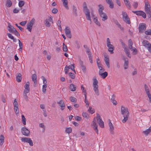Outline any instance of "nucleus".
<instances>
[{
	"mask_svg": "<svg viewBox=\"0 0 151 151\" xmlns=\"http://www.w3.org/2000/svg\"><path fill=\"white\" fill-rule=\"evenodd\" d=\"M83 11L85 14L86 19L87 20H89L91 22V17L90 15V12L88 9L87 5L86 2H84L83 4Z\"/></svg>",
	"mask_w": 151,
	"mask_h": 151,
	"instance_id": "f03ea898",
	"label": "nucleus"
},
{
	"mask_svg": "<svg viewBox=\"0 0 151 151\" xmlns=\"http://www.w3.org/2000/svg\"><path fill=\"white\" fill-rule=\"evenodd\" d=\"M145 11L147 15V17L150 18L151 17L150 6L147 1L145 0Z\"/></svg>",
	"mask_w": 151,
	"mask_h": 151,
	"instance_id": "20e7f679",
	"label": "nucleus"
},
{
	"mask_svg": "<svg viewBox=\"0 0 151 151\" xmlns=\"http://www.w3.org/2000/svg\"><path fill=\"white\" fill-rule=\"evenodd\" d=\"M69 68V69H70L72 70H73L74 72L76 73V71L74 69V64H71V65H69L68 66Z\"/></svg>",
	"mask_w": 151,
	"mask_h": 151,
	"instance_id": "de8ad7c7",
	"label": "nucleus"
},
{
	"mask_svg": "<svg viewBox=\"0 0 151 151\" xmlns=\"http://www.w3.org/2000/svg\"><path fill=\"white\" fill-rule=\"evenodd\" d=\"M65 30L66 35L71 33L70 31V29H68V27H65Z\"/></svg>",
	"mask_w": 151,
	"mask_h": 151,
	"instance_id": "37998d69",
	"label": "nucleus"
},
{
	"mask_svg": "<svg viewBox=\"0 0 151 151\" xmlns=\"http://www.w3.org/2000/svg\"><path fill=\"white\" fill-rule=\"evenodd\" d=\"M8 25L7 27V29L9 31V32L12 33L13 31L16 29L14 27L10 24V23H8Z\"/></svg>",
	"mask_w": 151,
	"mask_h": 151,
	"instance_id": "f3484780",
	"label": "nucleus"
},
{
	"mask_svg": "<svg viewBox=\"0 0 151 151\" xmlns=\"http://www.w3.org/2000/svg\"><path fill=\"white\" fill-rule=\"evenodd\" d=\"M126 6L129 9L131 8V4L128 0H123Z\"/></svg>",
	"mask_w": 151,
	"mask_h": 151,
	"instance_id": "7c9ffc66",
	"label": "nucleus"
},
{
	"mask_svg": "<svg viewBox=\"0 0 151 151\" xmlns=\"http://www.w3.org/2000/svg\"><path fill=\"white\" fill-rule=\"evenodd\" d=\"M49 21L52 22V18L51 17H50L49 19V21L47 19H46L45 20V26L47 27H49L51 25V24L49 23Z\"/></svg>",
	"mask_w": 151,
	"mask_h": 151,
	"instance_id": "6ab92c4d",
	"label": "nucleus"
},
{
	"mask_svg": "<svg viewBox=\"0 0 151 151\" xmlns=\"http://www.w3.org/2000/svg\"><path fill=\"white\" fill-rule=\"evenodd\" d=\"M47 87V85H43L42 86V91L44 93H45L46 91V88Z\"/></svg>",
	"mask_w": 151,
	"mask_h": 151,
	"instance_id": "ea45409f",
	"label": "nucleus"
},
{
	"mask_svg": "<svg viewBox=\"0 0 151 151\" xmlns=\"http://www.w3.org/2000/svg\"><path fill=\"white\" fill-rule=\"evenodd\" d=\"M92 107L90 106L88 110L89 112L91 113V114H92L94 112V111L93 110H92Z\"/></svg>",
	"mask_w": 151,
	"mask_h": 151,
	"instance_id": "69168bd1",
	"label": "nucleus"
},
{
	"mask_svg": "<svg viewBox=\"0 0 151 151\" xmlns=\"http://www.w3.org/2000/svg\"><path fill=\"white\" fill-rule=\"evenodd\" d=\"M86 52L88 55L89 58H92V55L91 53L90 50V49L89 48H88V50H86Z\"/></svg>",
	"mask_w": 151,
	"mask_h": 151,
	"instance_id": "4c0bfd02",
	"label": "nucleus"
},
{
	"mask_svg": "<svg viewBox=\"0 0 151 151\" xmlns=\"http://www.w3.org/2000/svg\"><path fill=\"white\" fill-rule=\"evenodd\" d=\"M79 61L80 65L83 72L85 73L86 71V68L83 64V62L80 59H79Z\"/></svg>",
	"mask_w": 151,
	"mask_h": 151,
	"instance_id": "ddd939ff",
	"label": "nucleus"
},
{
	"mask_svg": "<svg viewBox=\"0 0 151 151\" xmlns=\"http://www.w3.org/2000/svg\"><path fill=\"white\" fill-rule=\"evenodd\" d=\"M132 12L137 15L142 16L144 18H146V14L142 11H132Z\"/></svg>",
	"mask_w": 151,
	"mask_h": 151,
	"instance_id": "1a4fd4ad",
	"label": "nucleus"
},
{
	"mask_svg": "<svg viewBox=\"0 0 151 151\" xmlns=\"http://www.w3.org/2000/svg\"><path fill=\"white\" fill-rule=\"evenodd\" d=\"M99 9H98V12L99 14L104 12L103 10H104V6L101 4H99L98 5Z\"/></svg>",
	"mask_w": 151,
	"mask_h": 151,
	"instance_id": "a878e982",
	"label": "nucleus"
},
{
	"mask_svg": "<svg viewBox=\"0 0 151 151\" xmlns=\"http://www.w3.org/2000/svg\"><path fill=\"white\" fill-rule=\"evenodd\" d=\"M130 50L133 51V53L134 55H136L137 53V50L134 47L132 50Z\"/></svg>",
	"mask_w": 151,
	"mask_h": 151,
	"instance_id": "4d7b16f0",
	"label": "nucleus"
},
{
	"mask_svg": "<svg viewBox=\"0 0 151 151\" xmlns=\"http://www.w3.org/2000/svg\"><path fill=\"white\" fill-rule=\"evenodd\" d=\"M145 33L146 35H151V29H149L145 31Z\"/></svg>",
	"mask_w": 151,
	"mask_h": 151,
	"instance_id": "864d4df0",
	"label": "nucleus"
},
{
	"mask_svg": "<svg viewBox=\"0 0 151 151\" xmlns=\"http://www.w3.org/2000/svg\"><path fill=\"white\" fill-rule=\"evenodd\" d=\"M22 121L23 124L24 125H25L26 124V119L24 116L23 115H22Z\"/></svg>",
	"mask_w": 151,
	"mask_h": 151,
	"instance_id": "58836bf2",
	"label": "nucleus"
},
{
	"mask_svg": "<svg viewBox=\"0 0 151 151\" xmlns=\"http://www.w3.org/2000/svg\"><path fill=\"white\" fill-rule=\"evenodd\" d=\"M41 78L43 80V83L44 85H47V81L46 79L45 78V77L43 76H42L41 77Z\"/></svg>",
	"mask_w": 151,
	"mask_h": 151,
	"instance_id": "5fc2aeb1",
	"label": "nucleus"
},
{
	"mask_svg": "<svg viewBox=\"0 0 151 151\" xmlns=\"http://www.w3.org/2000/svg\"><path fill=\"white\" fill-rule=\"evenodd\" d=\"M133 42L131 39H129L128 40V46L130 50H132V47Z\"/></svg>",
	"mask_w": 151,
	"mask_h": 151,
	"instance_id": "f704fd0d",
	"label": "nucleus"
},
{
	"mask_svg": "<svg viewBox=\"0 0 151 151\" xmlns=\"http://www.w3.org/2000/svg\"><path fill=\"white\" fill-rule=\"evenodd\" d=\"M96 119L97 122L99 126L102 128L104 127V124L102 119L100 115L99 114L96 115Z\"/></svg>",
	"mask_w": 151,
	"mask_h": 151,
	"instance_id": "423d86ee",
	"label": "nucleus"
},
{
	"mask_svg": "<svg viewBox=\"0 0 151 151\" xmlns=\"http://www.w3.org/2000/svg\"><path fill=\"white\" fill-rule=\"evenodd\" d=\"M99 14L100 16L102 18V20L103 21H104L107 19L108 17L105 13L103 12Z\"/></svg>",
	"mask_w": 151,
	"mask_h": 151,
	"instance_id": "412c9836",
	"label": "nucleus"
},
{
	"mask_svg": "<svg viewBox=\"0 0 151 151\" xmlns=\"http://www.w3.org/2000/svg\"><path fill=\"white\" fill-rule=\"evenodd\" d=\"M114 97L115 95L114 94L113 95L111 98V101L114 105H116L117 104V102L115 100Z\"/></svg>",
	"mask_w": 151,
	"mask_h": 151,
	"instance_id": "2f4dec72",
	"label": "nucleus"
},
{
	"mask_svg": "<svg viewBox=\"0 0 151 151\" xmlns=\"http://www.w3.org/2000/svg\"><path fill=\"white\" fill-rule=\"evenodd\" d=\"M93 80V90L96 95L97 96H99V92L98 89V81L97 80L96 77V76L94 77Z\"/></svg>",
	"mask_w": 151,
	"mask_h": 151,
	"instance_id": "7ed1b4c3",
	"label": "nucleus"
},
{
	"mask_svg": "<svg viewBox=\"0 0 151 151\" xmlns=\"http://www.w3.org/2000/svg\"><path fill=\"white\" fill-rule=\"evenodd\" d=\"M22 75L20 73L17 74L16 76V80L18 82H20L21 81Z\"/></svg>",
	"mask_w": 151,
	"mask_h": 151,
	"instance_id": "cd10ccee",
	"label": "nucleus"
},
{
	"mask_svg": "<svg viewBox=\"0 0 151 151\" xmlns=\"http://www.w3.org/2000/svg\"><path fill=\"white\" fill-rule=\"evenodd\" d=\"M32 77V81L34 82V83L35 84L37 83V76L36 74H33Z\"/></svg>",
	"mask_w": 151,
	"mask_h": 151,
	"instance_id": "473e14b6",
	"label": "nucleus"
},
{
	"mask_svg": "<svg viewBox=\"0 0 151 151\" xmlns=\"http://www.w3.org/2000/svg\"><path fill=\"white\" fill-rule=\"evenodd\" d=\"M63 51L64 52H66L68 50L67 48V46L65 45L64 43L63 44Z\"/></svg>",
	"mask_w": 151,
	"mask_h": 151,
	"instance_id": "680f3d73",
	"label": "nucleus"
},
{
	"mask_svg": "<svg viewBox=\"0 0 151 151\" xmlns=\"http://www.w3.org/2000/svg\"><path fill=\"white\" fill-rule=\"evenodd\" d=\"M69 69V68L68 66L66 65L65 68V70H64L65 73L66 74H67L68 73Z\"/></svg>",
	"mask_w": 151,
	"mask_h": 151,
	"instance_id": "0e129e2a",
	"label": "nucleus"
},
{
	"mask_svg": "<svg viewBox=\"0 0 151 151\" xmlns=\"http://www.w3.org/2000/svg\"><path fill=\"white\" fill-rule=\"evenodd\" d=\"M142 44L146 48H147L149 45L151 44L148 41L146 40H143L142 42Z\"/></svg>",
	"mask_w": 151,
	"mask_h": 151,
	"instance_id": "b1692460",
	"label": "nucleus"
},
{
	"mask_svg": "<svg viewBox=\"0 0 151 151\" xmlns=\"http://www.w3.org/2000/svg\"><path fill=\"white\" fill-rule=\"evenodd\" d=\"M121 112L124 117L122 122L124 123H125L128 120L129 116V113L128 109L127 108L122 106L121 108Z\"/></svg>",
	"mask_w": 151,
	"mask_h": 151,
	"instance_id": "f257e3e1",
	"label": "nucleus"
},
{
	"mask_svg": "<svg viewBox=\"0 0 151 151\" xmlns=\"http://www.w3.org/2000/svg\"><path fill=\"white\" fill-rule=\"evenodd\" d=\"M69 88L71 91H74L76 90V87L74 84H71L70 85Z\"/></svg>",
	"mask_w": 151,
	"mask_h": 151,
	"instance_id": "bb28decb",
	"label": "nucleus"
},
{
	"mask_svg": "<svg viewBox=\"0 0 151 151\" xmlns=\"http://www.w3.org/2000/svg\"><path fill=\"white\" fill-rule=\"evenodd\" d=\"M63 2V5L66 9H68L69 7L68 5V1L67 0H61Z\"/></svg>",
	"mask_w": 151,
	"mask_h": 151,
	"instance_id": "5701e85b",
	"label": "nucleus"
},
{
	"mask_svg": "<svg viewBox=\"0 0 151 151\" xmlns=\"http://www.w3.org/2000/svg\"><path fill=\"white\" fill-rule=\"evenodd\" d=\"M146 25L145 23L140 24L139 27V32L142 33L146 29Z\"/></svg>",
	"mask_w": 151,
	"mask_h": 151,
	"instance_id": "9d476101",
	"label": "nucleus"
},
{
	"mask_svg": "<svg viewBox=\"0 0 151 151\" xmlns=\"http://www.w3.org/2000/svg\"><path fill=\"white\" fill-rule=\"evenodd\" d=\"M151 132L148 129H147L145 131H144L143 132V133L146 136H147L148 134L150 133Z\"/></svg>",
	"mask_w": 151,
	"mask_h": 151,
	"instance_id": "603ef678",
	"label": "nucleus"
},
{
	"mask_svg": "<svg viewBox=\"0 0 151 151\" xmlns=\"http://www.w3.org/2000/svg\"><path fill=\"white\" fill-rule=\"evenodd\" d=\"M114 47H109L108 49V51L110 52L111 54L114 53Z\"/></svg>",
	"mask_w": 151,
	"mask_h": 151,
	"instance_id": "bf43d9fd",
	"label": "nucleus"
},
{
	"mask_svg": "<svg viewBox=\"0 0 151 151\" xmlns=\"http://www.w3.org/2000/svg\"><path fill=\"white\" fill-rule=\"evenodd\" d=\"M12 1L10 0H7L6 1V6L7 7H10L12 5Z\"/></svg>",
	"mask_w": 151,
	"mask_h": 151,
	"instance_id": "a18cd8bd",
	"label": "nucleus"
},
{
	"mask_svg": "<svg viewBox=\"0 0 151 151\" xmlns=\"http://www.w3.org/2000/svg\"><path fill=\"white\" fill-rule=\"evenodd\" d=\"M85 99L84 100V101L86 104V106L87 107H88L89 106V104L88 102V101L87 99V96L86 95V96H85Z\"/></svg>",
	"mask_w": 151,
	"mask_h": 151,
	"instance_id": "13d9d810",
	"label": "nucleus"
},
{
	"mask_svg": "<svg viewBox=\"0 0 151 151\" xmlns=\"http://www.w3.org/2000/svg\"><path fill=\"white\" fill-rule=\"evenodd\" d=\"M4 136L1 135L0 136V145L2 146L4 142Z\"/></svg>",
	"mask_w": 151,
	"mask_h": 151,
	"instance_id": "72a5a7b5",
	"label": "nucleus"
},
{
	"mask_svg": "<svg viewBox=\"0 0 151 151\" xmlns=\"http://www.w3.org/2000/svg\"><path fill=\"white\" fill-rule=\"evenodd\" d=\"M7 35L9 38H10L12 40L14 39V37L11 34L9 33H8L7 34Z\"/></svg>",
	"mask_w": 151,
	"mask_h": 151,
	"instance_id": "338daca9",
	"label": "nucleus"
},
{
	"mask_svg": "<svg viewBox=\"0 0 151 151\" xmlns=\"http://www.w3.org/2000/svg\"><path fill=\"white\" fill-rule=\"evenodd\" d=\"M70 99L72 102H76L77 101V99L74 97H70Z\"/></svg>",
	"mask_w": 151,
	"mask_h": 151,
	"instance_id": "6e6d98bb",
	"label": "nucleus"
},
{
	"mask_svg": "<svg viewBox=\"0 0 151 151\" xmlns=\"http://www.w3.org/2000/svg\"><path fill=\"white\" fill-rule=\"evenodd\" d=\"M91 125L92 126L93 129L98 134V130L97 129L98 125L96 123V120L95 118L94 119Z\"/></svg>",
	"mask_w": 151,
	"mask_h": 151,
	"instance_id": "f8f14e48",
	"label": "nucleus"
},
{
	"mask_svg": "<svg viewBox=\"0 0 151 151\" xmlns=\"http://www.w3.org/2000/svg\"><path fill=\"white\" fill-rule=\"evenodd\" d=\"M123 59L124 60V69H126L128 68V59L127 58H124Z\"/></svg>",
	"mask_w": 151,
	"mask_h": 151,
	"instance_id": "aec40b11",
	"label": "nucleus"
},
{
	"mask_svg": "<svg viewBox=\"0 0 151 151\" xmlns=\"http://www.w3.org/2000/svg\"><path fill=\"white\" fill-rule=\"evenodd\" d=\"M81 90L82 92L84 93V96H86L87 94L86 91L85 89V88L83 87V85H82L81 86Z\"/></svg>",
	"mask_w": 151,
	"mask_h": 151,
	"instance_id": "a19ab883",
	"label": "nucleus"
},
{
	"mask_svg": "<svg viewBox=\"0 0 151 151\" xmlns=\"http://www.w3.org/2000/svg\"><path fill=\"white\" fill-rule=\"evenodd\" d=\"M133 6L134 7L135 9H136L138 6V3L137 2H134L133 4Z\"/></svg>",
	"mask_w": 151,
	"mask_h": 151,
	"instance_id": "774afa93",
	"label": "nucleus"
},
{
	"mask_svg": "<svg viewBox=\"0 0 151 151\" xmlns=\"http://www.w3.org/2000/svg\"><path fill=\"white\" fill-rule=\"evenodd\" d=\"M21 132L23 135L26 136H28L30 132L25 127L22 128Z\"/></svg>",
	"mask_w": 151,
	"mask_h": 151,
	"instance_id": "9b49d317",
	"label": "nucleus"
},
{
	"mask_svg": "<svg viewBox=\"0 0 151 151\" xmlns=\"http://www.w3.org/2000/svg\"><path fill=\"white\" fill-rule=\"evenodd\" d=\"M93 22L96 24L98 25L99 26H101V24L98 21L97 18L96 17L95 18H94Z\"/></svg>",
	"mask_w": 151,
	"mask_h": 151,
	"instance_id": "e433bc0d",
	"label": "nucleus"
},
{
	"mask_svg": "<svg viewBox=\"0 0 151 151\" xmlns=\"http://www.w3.org/2000/svg\"><path fill=\"white\" fill-rule=\"evenodd\" d=\"M124 49V51L127 56L129 58H131V56L130 54L129 50L127 47H125Z\"/></svg>",
	"mask_w": 151,
	"mask_h": 151,
	"instance_id": "c85d7f7f",
	"label": "nucleus"
},
{
	"mask_svg": "<svg viewBox=\"0 0 151 151\" xmlns=\"http://www.w3.org/2000/svg\"><path fill=\"white\" fill-rule=\"evenodd\" d=\"M106 3L109 5V7L111 9H113L114 7V4L111 0L106 2Z\"/></svg>",
	"mask_w": 151,
	"mask_h": 151,
	"instance_id": "c756f323",
	"label": "nucleus"
},
{
	"mask_svg": "<svg viewBox=\"0 0 151 151\" xmlns=\"http://www.w3.org/2000/svg\"><path fill=\"white\" fill-rule=\"evenodd\" d=\"M22 142L29 143L30 146L33 145V143L31 139L28 137H22L21 139Z\"/></svg>",
	"mask_w": 151,
	"mask_h": 151,
	"instance_id": "0eeeda50",
	"label": "nucleus"
},
{
	"mask_svg": "<svg viewBox=\"0 0 151 151\" xmlns=\"http://www.w3.org/2000/svg\"><path fill=\"white\" fill-rule=\"evenodd\" d=\"M73 14L76 16H77V9L76 7L73 5Z\"/></svg>",
	"mask_w": 151,
	"mask_h": 151,
	"instance_id": "79ce46f5",
	"label": "nucleus"
},
{
	"mask_svg": "<svg viewBox=\"0 0 151 151\" xmlns=\"http://www.w3.org/2000/svg\"><path fill=\"white\" fill-rule=\"evenodd\" d=\"M122 15L123 20L127 24H130L131 23L130 19L128 17L127 13L125 12L122 11Z\"/></svg>",
	"mask_w": 151,
	"mask_h": 151,
	"instance_id": "39448f33",
	"label": "nucleus"
},
{
	"mask_svg": "<svg viewBox=\"0 0 151 151\" xmlns=\"http://www.w3.org/2000/svg\"><path fill=\"white\" fill-rule=\"evenodd\" d=\"M12 33L14 34L15 35L17 36H20L19 33L17 32L16 29L13 31V32Z\"/></svg>",
	"mask_w": 151,
	"mask_h": 151,
	"instance_id": "052dcab7",
	"label": "nucleus"
},
{
	"mask_svg": "<svg viewBox=\"0 0 151 151\" xmlns=\"http://www.w3.org/2000/svg\"><path fill=\"white\" fill-rule=\"evenodd\" d=\"M28 93V92H23V96L26 101H28V97L27 94Z\"/></svg>",
	"mask_w": 151,
	"mask_h": 151,
	"instance_id": "c9c22d12",
	"label": "nucleus"
},
{
	"mask_svg": "<svg viewBox=\"0 0 151 151\" xmlns=\"http://www.w3.org/2000/svg\"><path fill=\"white\" fill-rule=\"evenodd\" d=\"M35 19L33 18L27 24V29L31 32L32 29V26L35 22Z\"/></svg>",
	"mask_w": 151,
	"mask_h": 151,
	"instance_id": "6e6552de",
	"label": "nucleus"
},
{
	"mask_svg": "<svg viewBox=\"0 0 151 151\" xmlns=\"http://www.w3.org/2000/svg\"><path fill=\"white\" fill-rule=\"evenodd\" d=\"M106 45L109 48V47H114V46L112 45L111 44L110 40L109 38H107Z\"/></svg>",
	"mask_w": 151,
	"mask_h": 151,
	"instance_id": "393cba45",
	"label": "nucleus"
},
{
	"mask_svg": "<svg viewBox=\"0 0 151 151\" xmlns=\"http://www.w3.org/2000/svg\"><path fill=\"white\" fill-rule=\"evenodd\" d=\"M24 1H20L19 2V6L20 7H21L24 5Z\"/></svg>",
	"mask_w": 151,
	"mask_h": 151,
	"instance_id": "09e8293b",
	"label": "nucleus"
},
{
	"mask_svg": "<svg viewBox=\"0 0 151 151\" xmlns=\"http://www.w3.org/2000/svg\"><path fill=\"white\" fill-rule=\"evenodd\" d=\"M14 105L15 113L16 114H19V110L18 103L16 99L14 101Z\"/></svg>",
	"mask_w": 151,
	"mask_h": 151,
	"instance_id": "dca6fc26",
	"label": "nucleus"
},
{
	"mask_svg": "<svg viewBox=\"0 0 151 151\" xmlns=\"http://www.w3.org/2000/svg\"><path fill=\"white\" fill-rule=\"evenodd\" d=\"M104 61L105 63L107 65L108 68H109L110 67L109 57L108 56H104Z\"/></svg>",
	"mask_w": 151,
	"mask_h": 151,
	"instance_id": "4be33fe9",
	"label": "nucleus"
},
{
	"mask_svg": "<svg viewBox=\"0 0 151 151\" xmlns=\"http://www.w3.org/2000/svg\"><path fill=\"white\" fill-rule=\"evenodd\" d=\"M145 90V91L146 92V94H148V93H150V92L149 89L148 88V86L147 85L145 84H144Z\"/></svg>",
	"mask_w": 151,
	"mask_h": 151,
	"instance_id": "c03bdc74",
	"label": "nucleus"
},
{
	"mask_svg": "<svg viewBox=\"0 0 151 151\" xmlns=\"http://www.w3.org/2000/svg\"><path fill=\"white\" fill-rule=\"evenodd\" d=\"M57 103L61 107L60 109L61 110H63L65 109V105L63 100H61L57 102Z\"/></svg>",
	"mask_w": 151,
	"mask_h": 151,
	"instance_id": "4468645a",
	"label": "nucleus"
},
{
	"mask_svg": "<svg viewBox=\"0 0 151 151\" xmlns=\"http://www.w3.org/2000/svg\"><path fill=\"white\" fill-rule=\"evenodd\" d=\"M108 73L106 72H105L101 74L100 76L103 78H105L107 76Z\"/></svg>",
	"mask_w": 151,
	"mask_h": 151,
	"instance_id": "49530a36",
	"label": "nucleus"
},
{
	"mask_svg": "<svg viewBox=\"0 0 151 151\" xmlns=\"http://www.w3.org/2000/svg\"><path fill=\"white\" fill-rule=\"evenodd\" d=\"M109 125L110 128L109 130L110 133L111 134H114V128L110 119L109 120Z\"/></svg>",
	"mask_w": 151,
	"mask_h": 151,
	"instance_id": "2eb2a0df",
	"label": "nucleus"
},
{
	"mask_svg": "<svg viewBox=\"0 0 151 151\" xmlns=\"http://www.w3.org/2000/svg\"><path fill=\"white\" fill-rule=\"evenodd\" d=\"M72 130L71 127L67 128L66 129L65 132L66 133H69L72 132Z\"/></svg>",
	"mask_w": 151,
	"mask_h": 151,
	"instance_id": "8fccbe9b",
	"label": "nucleus"
},
{
	"mask_svg": "<svg viewBox=\"0 0 151 151\" xmlns=\"http://www.w3.org/2000/svg\"><path fill=\"white\" fill-rule=\"evenodd\" d=\"M120 41L121 42V45H122V47L123 48H124L126 47V45L124 44V43L123 42V40L120 39Z\"/></svg>",
	"mask_w": 151,
	"mask_h": 151,
	"instance_id": "e2e57ef3",
	"label": "nucleus"
},
{
	"mask_svg": "<svg viewBox=\"0 0 151 151\" xmlns=\"http://www.w3.org/2000/svg\"><path fill=\"white\" fill-rule=\"evenodd\" d=\"M69 76L73 79H74L75 78V76L74 74L71 72L69 73H68Z\"/></svg>",
	"mask_w": 151,
	"mask_h": 151,
	"instance_id": "3c124183",
	"label": "nucleus"
},
{
	"mask_svg": "<svg viewBox=\"0 0 151 151\" xmlns=\"http://www.w3.org/2000/svg\"><path fill=\"white\" fill-rule=\"evenodd\" d=\"M29 81L27 82L26 84L24 86L25 89L23 92L29 93L30 91V88H29Z\"/></svg>",
	"mask_w": 151,
	"mask_h": 151,
	"instance_id": "a211bd4d",
	"label": "nucleus"
}]
</instances>
